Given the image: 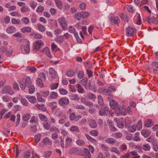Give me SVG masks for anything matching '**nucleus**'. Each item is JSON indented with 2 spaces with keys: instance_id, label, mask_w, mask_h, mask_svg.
<instances>
[{
  "instance_id": "nucleus-16",
  "label": "nucleus",
  "mask_w": 158,
  "mask_h": 158,
  "mask_svg": "<svg viewBox=\"0 0 158 158\" xmlns=\"http://www.w3.org/2000/svg\"><path fill=\"white\" fill-rule=\"evenodd\" d=\"M50 75L51 77V79L53 80L56 77V74L55 71L52 68L49 69Z\"/></svg>"
},
{
  "instance_id": "nucleus-42",
  "label": "nucleus",
  "mask_w": 158,
  "mask_h": 158,
  "mask_svg": "<svg viewBox=\"0 0 158 158\" xmlns=\"http://www.w3.org/2000/svg\"><path fill=\"white\" fill-rule=\"evenodd\" d=\"M77 87L78 92L80 93H83L84 92V89L82 88L81 85L78 84L77 85Z\"/></svg>"
},
{
  "instance_id": "nucleus-61",
  "label": "nucleus",
  "mask_w": 158,
  "mask_h": 158,
  "mask_svg": "<svg viewBox=\"0 0 158 158\" xmlns=\"http://www.w3.org/2000/svg\"><path fill=\"white\" fill-rule=\"evenodd\" d=\"M27 69L31 73H35L36 71V69L35 67H29L27 68Z\"/></svg>"
},
{
  "instance_id": "nucleus-47",
  "label": "nucleus",
  "mask_w": 158,
  "mask_h": 158,
  "mask_svg": "<svg viewBox=\"0 0 158 158\" xmlns=\"http://www.w3.org/2000/svg\"><path fill=\"white\" fill-rule=\"evenodd\" d=\"M59 83H52L50 85V87L51 90L56 89L58 87Z\"/></svg>"
},
{
  "instance_id": "nucleus-54",
  "label": "nucleus",
  "mask_w": 158,
  "mask_h": 158,
  "mask_svg": "<svg viewBox=\"0 0 158 158\" xmlns=\"http://www.w3.org/2000/svg\"><path fill=\"white\" fill-rule=\"evenodd\" d=\"M136 127L135 125H133L128 127V129L130 131L132 132H134L136 130Z\"/></svg>"
},
{
  "instance_id": "nucleus-11",
  "label": "nucleus",
  "mask_w": 158,
  "mask_h": 158,
  "mask_svg": "<svg viewBox=\"0 0 158 158\" xmlns=\"http://www.w3.org/2000/svg\"><path fill=\"white\" fill-rule=\"evenodd\" d=\"M42 142L45 145H49L50 146H52V143L51 140L48 137H45L43 139Z\"/></svg>"
},
{
  "instance_id": "nucleus-2",
  "label": "nucleus",
  "mask_w": 158,
  "mask_h": 158,
  "mask_svg": "<svg viewBox=\"0 0 158 158\" xmlns=\"http://www.w3.org/2000/svg\"><path fill=\"white\" fill-rule=\"evenodd\" d=\"M2 92L3 94H8L10 95H12L14 94L11 87L8 85L4 87L2 89Z\"/></svg>"
},
{
  "instance_id": "nucleus-20",
  "label": "nucleus",
  "mask_w": 158,
  "mask_h": 158,
  "mask_svg": "<svg viewBox=\"0 0 158 158\" xmlns=\"http://www.w3.org/2000/svg\"><path fill=\"white\" fill-rule=\"evenodd\" d=\"M106 142L111 144H114L116 142V140L112 138H109L107 139L106 140Z\"/></svg>"
},
{
  "instance_id": "nucleus-29",
  "label": "nucleus",
  "mask_w": 158,
  "mask_h": 158,
  "mask_svg": "<svg viewBox=\"0 0 158 158\" xmlns=\"http://www.w3.org/2000/svg\"><path fill=\"white\" fill-rule=\"evenodd\" d=\"M39 116L41 120L43 122H44L45 121L48 120V118L44 114H39Z\"/></svg>"
},
{
  "instance_id": "nucleus-63",
  "label": "nucleus",
  "mask_w": 158,
  "mask_h": 158,
  "mask_svg": "<svg viewBox=\"0 0 158 158\" xmlns=\"http://www.w3.org/2000/svg\"><path fill=\"white\" fill-rule=\"evenodd\" d=\"M44 7L42 6H39L37 7L36 11L38 13H41L44 10Z\"/></svg>"
},
{
  "instance_id": "nucleus-27",
  "label": "nucleus",
  "mask_w": 158,
  "mask_h": 158,
  "mask_svg": "<svg viewBox=\"0 0 158 158\" xmlns=\"http://www.w3.org/2000/svg\"><path fill=\"white\" fill-rule=\"evenodd\" d=\"M70 130L72 132H78L80 131V130L78 127L74 125L71 126L70 129Z\"/></svg>"
},
{
  "instance_id": "nucleus-17",
  "label": "nucleus",
  "mask_w": 158,
  "mask_h": 158,
  "mask_svg": "<svg viewBox=\"0 0 158 158\" xmlns=\"http://www.w3.org/2000/svg\"><path fill=\"white\" fill-rule=\"evenodd\" d=\"M152 65L155 68L153 69V72L155 73H158V62H153L152 63Z\"/></svg>"
},
{
  "instance_id": "nucleus-36",
  "label": "nucleus",
  "mask_w": 158,
  "mask_h": 158,
  "mask_svg": "<svg viewBox=\"0 0 158 158\" xmlns=\"http://www.w3.org/2000/svg\"><path fill=\"white\" fill-rule=\"evenodd\" d=\"M142 148L145 151H150L151 149L150 146L148 143H146L143 145Z\"/></svg>"
},
{
  "instance_id": "nucleus-7",
  "label": "nucleus",
  "mask_w": 158,
  "mask_h": 158,
  "mask_svg": "<svg viewBox=\"0 0 158 158\" xmlns=\"http://www.w3.org/2000/svg\"><path fill=\"white\" fill-rule=\"evenodd\" d=\"M44 45V43L41 40H38L33 44V49L36 51L39 50Z\"/></svg>"
},
{
  "instance_id": "nucleus-49",
  "label": "nucleus",
  "mask_w": 158,
  "mask_h": 158,
  "mask_svg": "<svg viewBox=\"0 0 158 158\" xmlns=\"http://www.w3.org/2000/svg\"><path fill=\"white\" fill-rule=\"evenodd\" d=\"M21 20L23 23L26 24H28L30 22L29 19L27 17L23 18Z\"/></svg>"
},
{
  "instance_id": "nucleus-19",
  "label": "nucleus",
  "mask_w": 158,
  "mask_h": 158,
  "mask_svg": "<svg viewBox=\"0 0 158 158\" xmlns=\"http://www.w3.org/2000/svg\"><path fill=\"white\" fill-rule=\"evenodd\" d=\"M43 125L44 128L46 130H49L51 127V123L48 120L44 122H43Z\"/></svg>"
},
{
  "instance_id": "nucleus-37",
  "label": "nucleus",
  "mask_w": 158,
  "mask_h": 158,
  "mask_svg": "<svg viewBox=\"0 0 158 158\" xmlns=\"http://www.w3.org/2000/svg\"><path fill=\"white\" fill-rule=\"evenodd\" d=\"M129 154L130 156H135L132 157V158H139L140 157L138 155L137 152L135 151L131 152Z\"/></svg>"
},
{
  "instance_id": "nucleus-15",
  "label": "nucleus",
  "mask_w": 158,
  "mask_h": 158,
  "mask_svg": "<svg viewBox=\"0 0 158 158\" xmlns=\"http://www.w3.org/2000/svg\"><path fill=\"white\" fill-rule=\"evenodd\" d=\"M110 107L113 109L116 110L118 109V103L115 101L111 100L110 102Z\"/></svg>"
},
{
  "instance_id": "nucleus-1",
  "label": "nucleus",
  "mask_w": 158,
  "mask_h": 158,
  "mask_svg": "<svg viewBox=\"0 0 158 158\" xmlns=\"http://www.w3.org/2000/svg\"><path fill=\"white\" fill-rule=\"evenodd\" d=\"M32 85V82L31 81V78L29 77H27L24 81V84L20 83V88L22 90L25 89L26 87H29Z\"/></svg>"
},
{
  "instance_id": "nucleus-59",
  "label": "nucleus",
  "mask_w": 158,
  "mask_h": 158,
  "mask_svg": "<svg viewBox=\"0 0 158 158\" xmlns=\"http://www.w3.org/2000/svg\"><path fill=\"white\" fill-rule=\"evenodd\" d=\"M84 72L83 71H79L78 72L77 77L78 78L81 79L84 76Z\"/></svg>"
},
{
  "instance_id": "nucleus-55",
  "label": "nucleus",
  "mask_w": 158,
  "mask_h": 158,
  "mask_svg": "<svg viewBox=\"0 0 158 158\" xmlns=\"http://www.w3.org/2000/svg\"><path fill=\"white\" fill-rule=\"evenodd\" d=\"M40 94L41 95L44 97H46L49 95V91H40Z\"/></svg>"
},
{
  "instance_id": "nucleus-3",
  "label": "nucleus",
  "mask_w": 158,
  "mask_h": 158,
  "mask_svg": "<svg viewBox=\"0 0 158 158\" xmlns=\"http://www.w3.org/2000/svg\"><path fill=\"white\" fill-rule=\"evenodd\" d=\"M115 114L117 116L119 115H125L126 114V111L125 107L123 106L121 107H118V109L115 110Z\"/></svg>"
},
{
  "instance_id": "nucleus-46",
  "label": "nucleus",
  "mask_w": 158,
  "mask_h": 158,
  "mask_svg": "<svg viewBox=\"0 0 158 158\" xmlns=\"http://www.w3.org/2000/svg\"><path fill=\"white\" fill-rule=\"evenodd\" d=\"M82 17L83 18H85L89 17L90 15L89 13L87 11H83L81 12Z\"/></svg>"
},
{
  "instance_id": "nucleus-9",
  "label": "nucleus",
  "mask_w": 158,
  "mask_h": 158,
  "mask_svg": "<svg viewBox=\"0 0 158 158\" xmlns=\"http://www.w3.org/2000/svg\"><path fill=\"white\" fill-rule=\"evenodd\" d=\"M81 103L86 106H89L90 107H92L93 106V104L91 102L87 101L85 98L81 97L80 99Z\"/></svg>"
},
{
  "instance_id": "nucleus-41",
  "label": "nucleus",
  "mask_w": 158,
  "mask_h": 158,
  "mask_svg": "<svg viewBox=\"0 0 158 158\" xmlns=\"http://www.w3.org/2000/svg\"><path fill=\"white\" fill-rule=\"evenodd\" d=\"M11 23L14 24H20L21 22L19 20H17L16 19L12 18L11 19Z\"/></svg>"
},
{
  "instance_id": "nucleus-6",
  "label": "nucleus",
  "mask_w": 158,
  "mask_h": 158,
  "mask_svg": "<svg viewBox=\"0 0 158 158\" xmlns=\"http://www.w3.org/2000/svg\"><path fill=\"white\" fill-rule=\"evenodd\" d=\"M58 103L60 106H64L67 105L69 103V100L67 98L63 97L59 100Z\"/></svg>"
},
{
  "instance_id": "nucleus-22",
  "label": "nucleus",
  "mask_w": 158,
  "mask_h": 158,
  "mask_svg": "<svg viewBox=\"0 0 158 158\" xmlns=\"http://www.w3.org/2000/svg\"><path fill=\"white\" fill-rule=\"evenodd\" d=\"M32 28L30 27H23L21 29V31L23 33L30 32H31Z\"/></svg>"
},
{
  "instance_id": "nucleus-30",
  "label": "nucleus",
  "mask_w": 158,
  "mask_h": 158,
  "mask_svg": "<svg viewBox=\"0 0 158 158\" xmlns=\"http://www.w3.org/2000/svg\"><path fill=\"white\" fill-rule=\"evenodd\" d=\"M55 2L57 7L61 9L63 7L62 2L60 0H55Z\"/></svg>"
},
{
  "instance_id": "nucleus-13",
  "label": "nucleus",
  "mask_w": 158,
  "mask_h": 158,
  "mask_svg": "<svg viewBox=\"0 0 158 158\" xmlns=\"http://www.w3.org/2000/svg\"><path fill=\"white\" fill-rule=\"evenodd\" d=\"M81 115L76 116L74 113H71L69 116V118L71 121H73L74 120L77 121L79 120V118H81Z\"/></svg>"
},
{
  "instance_id": "nucleus-40",
  "label": "nucleus",
  "mask_w": 158,
  "mask_h": 158,
  "mask_svg": "<svg viewBox=\"0 0 158 158\" xmlns=\"http://www.w3.org/2000/svg\"><path fill=\"white\" fill-rule=\"evenodd\" d=\"M110 151L115 152L119 155H120V152L118 150L116 147H113L110 149Z\"/></svg>"
},
{
  "instance_id": "nucleus-50",
  "label": "nucleus",
  "mask_w": 158,
  "mask_h": 158,
  "mask_svg": "<svg viewBox=\"0 0 158 158\" xmlns=\"http://www.w3.org/2000/svg\"><path fill=\"white\" fill-rule=\"evenodd\" d=\"M3 101L5 102H8L10 99V97L7 95H5L2 97Z\"/></svg>"
},
{
  "instance_id": "nucleus-5",
  "label": "nucleus",
  "mask_w": 158,
  "mask_h": 158,
  "mask_svg": "<svg viewBox=\"0 0 158 158\" xmlns=\"http://www.w3.org/2000/svg\"><path fill=\"white\" fill-rule=\"evenodd\" d=\"M82 150L81 149H78L77 148H73L71 149L69 152V154L72 155H82Z\"/></svg>"
},
{
  "instance_id": "nucleus-56",
  "label": "nucleus",
  "mask_w": 158,
  "mask_h": 158,
  "mask_svg": "<svg viewBox=\"0 0 158 158\" xmlns=\"http://www.w3.org/2000/svg\"><path fill=\"white\" fill-rule=\"evenodd\" d=\"M98 102L100 105L102 106L104 104L103 98L100 95H99L98 96Z\"/></svg>"
},
{
  "instance_id": "nucleus-10",
  "label": "nucleus",
  "mask_w": 158,
  "mask_h": 158,
  "mask_svg": "<svg viewBox=\"0 0 158 158\" xmlns=\"http://www.w3.org/2000/svg\"><path fill=\"white\" fill-rule=\"evenodd\" d=\"M82 155H80L84 156V158H91V154L89 150L86 148H85L83 151L82 150Z\"/></svg>"
},
{
  "instance_id": "nucleus-21",
  "label": "nucleus",
  "mask_w": 158,
  "mask_h": 158,
  "mask_svg": "<svg viewBox=\"0 0 158 158\" xmlns=\"http://www.w3.org/2000/svg\"><path fill=\"white\" fill-rule=\"evenodd\" d=\"M16 28L14 26H9L6 29V32L9 34H11L15 31Z\"/></svg>"
},
{
  "instance_id": "nucleus-35",
  "label": "nucleus",
  "mask_w": 158,
  "mask_h": 158,
  "mask_svg": "<svg viewBox=\"0 0 158 158\" xmlns=\"http://www.w3.org/2000/svg\"><path fill=\"white\" fill-rule=\"evenodd\" d=\"M71 100L78 101L80 99V98L77 94H73L70 96Z\"/></svg>"
},
{
  "instance_id": "nucleus-28",
  "label": "nucleus",
  "mask_w": 158,
  "mask_h": 158,
  "mask_svg": "<svg viewBox=\"0 0 158 158\" xmlns=\"http://www.w3.org/2000/svg\"><path fill=\"white\" fill-rule=\"evenodd\" d=\"M37 27L38 29L40 32H44L46 30L45 27L44 26L40 24H38Z\"/></svg>"
},
{
  "instance_id": "nucleus-53",
  "label": "nucleus",
  "mask_w": 158,
  "mask_h": 158,
  "mask_svg": "<svg viewBox=\"0 0 158 158\" xmlns=\"http://www.w3.org/2000/svg\"><path fill=\"white\" fill-rule=\"evenodd\" d=\"M21 11L22 12H29L30 10L27 6H24L21 9Z\"/></svg>"
},
{
  "instance_id": "nucleus-60",
  "label": "nucleus",
  "mask_w": 158,
  "mask_h": 158,
  "mask_svg": "<svg viewBox=\"0 0 158 158\" xmlns=\"http://www.w3.org/2000/svg\"><path fill=\"white\" fill-rule=\"evenodd\" d=\"M22 104L24 106H27L28 105V103L27 100L24 98H22L21 100Z\"/></svg>"
},
{
  "instance_id": "nucleus-44",
  "label": "nucleus",
  "mask_w": 158,
  "mask_h": 158,
  "mask_svg": "<svg viewBox=\"0 0 158 158\" xmlns=\"http://www.w3.org/2000/svg\"><path fill=\"white\" fill-rule=\"evenodd\" d=\"M36 107H37L39 110L44 111L45 110V111L46 110V108L44 107V105L43 104H37L36 105Z\"/></svg>"
},
{
  "instance_id": "nucleus-32",
  "label": "nucleus",
  "mask_w": 158,
  "mask_h": 158,
  "mask_svg": "<svg viewBox=\"0 0 158 158\" xmlns=\"http://www.w3.org/2000/svg\"><path fill=\"white\" fill-rule=\"evenodd\" d=\"M26 98L28 99L29 101L31 103H34L36 101L35 97L33 96H26Z\"/></svg>"
},
{
  "instance_id": "nucleus-57",
  "label": "nucleus",
  "mask_w": 158,
  "mask_h": 158,
  "mask_svg": "<svg viewBox=\"0 0 158 158\" xmlns=\"http://www.w3.org/2000/svg\"><path fill=\"white\" fill-rule=\"evenodd\" d=\"M10 15L13 16H16L18 17H20L21 15L17 11H13L10 13Z\"/></svg>"
},
{
  "instance_id": "nucleus-8",
  "label": "nucleus",
  "mask_w": 158,
  "mask_h": 158,
  "mask_svg": "<svg viewBox=\"0 0 158 158\" xmlns=\"http://www.w3.org/2000/svg\"><path fill=\"white\" fill-rule=\"evenodd\" d=\"M127 34L129 36H131L134 35L136 31L135 28L129 27L126 30Z\"/></svg>"
},
{
  "instance_id": "nucleus-25",
  "label": "nucleus",
  "mask_w": 158,
  "mask_h": 158,
  "mask_svg": "<svg viewBox=\"0 0 158 158\" xmlns=\"http://www.w3.org/2000/svg\"><path fill=\"white\" fill-rule=\"evenodd\" d=\"M43 52L49 58H52V56L50 54L49 49L48 47H45L43 50Z\"/></svg>"
},
{
  "instance_id": "nucleus-4",
  "label": "nucleus",
  "mask_w": 158,
  "mask_h": 158,
  "mask_svg": "<svg viewBox=\"0 0 158 158\" xmlns=\"http://www.w3.org/2000/svg\"><path fill=\"white\" fill-rule=\"evenodd\" d=\"M58 22L64 30H65L67 29V22L64 17H61L58 19Z\"/></svg>"
},
{
  "instance_id": "nucleus-48",
  "label": "nucleus",
  "mask_w": 158,
  "mask_h": 158,
  "mask_svg": "<svg viewBox=\"0 0 158 158\" xmlns=\"http://www.w3.org/2000/svg\"><path fill=\"white\" fill-rule=\"evenodd\" d=\"M36 95L37 100L39 102H44V100L43 99L41 96V95L40 94V93H37Z\"/></svg>"
},
{
  "instance_id": "nucleus-64",
  "label": "nucleus",
  "mask_w": 158,
  "mask_h": 158,
  "mask_svg": "<svg viewBox=\"0 0 158 158\" xmlns=\"http://www.w3.org/2000/svg\"><path fill=\"white\" fill-rule=\"evenodd\" d=\"M59 90L60 93L61 94L66 95L68 93L67 91L63 88L60 89Z\"/></svg>"
},
{
  "instance_id": "nucleus-31",
  "label": "nucleus",
  "mask_w": 158,
  "mask_h": 158,
  "mask_svg": "<svg viewBox=\"0 0 158 158\" xmlns=\"http://www.w3.org/2000/svg\"><path fill=\"white\" fill-rule=\"evenodd\" d=\"M31 117L30 113H27L25 114L23 117V120L25 121H27L29 120Z\"/></svg>"
},
{
  "instance_id": "nucleus-45",
  "label": "nucleus",
  "mask_w": 158,
  "mask_h": 158,
  "mask_svg": "<svg viewBox=\"0 0 158 158\" xmlns=\"http://www.w3.org/2000/svg\"><path fill=\"white\" fill-rule=\"evenodd\" d=\"M113 136L116 138H121L123 135V134L120 132H116L114 133L113 134Z\"/></svg>"
},
{
  "instance_id": "nucleus-24",
  "label": "nucleus",
  "mask_w": 158,
  "mask_h": 158,
  "mask_svg": "<svg viewBox=\"0 0 158 158\" xmlns=\"http://www.w3.org/2000/svg\"><path fill=\"white\" fill-rule=\"evenodd\" d=\"M141 134L142 135L147 137L150 135V132L148 130L143 129L141 131Z\"/></svg>"
},
{
  "instance_id": "nucleus-39",
  "label": "nucleus",
  "mask_w": 158,
  "mask_h": 158,
  "mask_svg": "<svg viewBox=\"0 0 158 158\" xmlns=\"http://www.w3.org/2000/svg\"><path fill=\"white\" fill-rule=\"evenodd\" d=\"M55 40L57 43H61L63 40V38L62 36H58L56 37Z\"/></svg>"
},
{
  "instance_id": "nucleus-18",
  "label": "nucleus",
  "mask_w": 158,
  "mask_h": 158,
  "mask_svg": "<svg viewBox=\"0 0 158 158\" xmlns=\"http://www.w3.org/2000/svg\"><path fill=\"white\" fill-rule=\"evenodd\" d=\"M89 125L92 128H94L97 127V124L96 121L93 119L89 121Z\"/></svg>"
},
{
  "instance_id": "nucleus-26",
  "label": "nucleus",
  "mask_w": 158,
  "mask_h": 158,
  "mask_svg": "<svg viewBox=\"0 0 158 158\" xmlns=\"http://www.w3.org/2000/svg\"><path fill=\"white\" fill-rule=\"evenodd\" d=\"M57 93L55 92L52 91L49 94V97L52 99H56L58 97Z\"/></svg>"
},
{
  "instance_id": "nucleus-34",
  "label": "nucleus",
  "mask_w": 158,
  "mask_h": 158,
  "mask_svg": "<svg viewBox=\"0 0 158 158\" xmlns=\"http://www.w3.org/2000/svg\"><path fill=\"white\" fill-rule=\"evenodd\" d=\"M87 97L90 100H93L96 98V96L93 94L89 93L87 94Z\"/></svg>"
},
{
  "instance_id": "nucleus-23",
  "label": "nucleus",
  "mask_w": 158,
  "mask_h": 158,
  "mask_svg": "<svg viewBox=\"0 0 158 158\" xmlns=\"http://www.w3.org/2000/svg\"><path fill=\"white\" fill-rule=\"evenodd\" d=\"M148 22L150 23L157 24V19L154 16H152L148 19Z\"/></svg>"
},
{
  "instance_id": "nucleus-33",
  "label": "nucleus",
  "mask_w": 158,
  "mask_h": 158,
  "mask_svg": "<svg viewBox=\"0 0 158 158\" xmlns=\"http://www.w3.org/2000/svg\"><path fill=\"white\" fill-rule=\"evenodd\" d=\"M37 84L40 87H42L44 86V84L41 78H38L36 80Z\"/></svg>"
},
{
  "instance_id": "nucleus-51",
  "label": "nucleus",
  "mask_w": 158,
  "mask_h": 158,
  "mask_svg": "<svg viewBox=\"0 0 158 158\" xmlns=\"http://www.w3.org/2000/svg\"><path fill=\"white\" fill-rule=\"evenodd\" d=\"M76 143L79 146H83L85 144V142L82 139H79L77 141Z\"/></svg>"
},
{
  "instance_id": "nucleus-12",
  "label": "nucleus",
  "mask_w": 158,
  "mask_h": 158,
  "mask_svg": "<svg viewBox=\"0 0 158 158\" xmlns=\"http://www.w3.org/2000/svg\"><path fill=\"white\" fill-rule=\"evenodd\" d=\"M109 112V108L107 106H105L102 108L99 111V114L101 116L105 115Z\"/></svg>"
},
{
  "instance_id": "nucleus-52",
  "label": "nucleus",
  "mask_w": 158,
  "mask_h": 158,
  "mask_svg": "<svg viewBox=\"0 0 158 158\" xmlns=\"http://www.w3.org/2000/svg\"><path fill=\"white\" fill-rule=\"evenodd\" d=\"M81 17L82 16L81 15V13H76L74 15V17L76 19L78 20H80L81 19Z\"/></svg>"
},
{
  "instance_id": "nucleus-38",
  "label": "nucleus",
  "mask_w": 158,
  "mask_h": 158,
  "mask_svg": "<svg viewBox=\"0 0 158 158\" xmlns=\"http://www.w3.org/2000/svg\"><path fill=\"white\" fill-rule=\"evenodd\" d=\"M152 121L151 119H148L146 120L145 122V124L146 127H149L152 125Z\"/></svg>"
},
{
  "instance_id": "nucleus-58",
  "label": "nucleus",
  "mask_w": 158,
  "mask_h": 158,
  "mask_svg": "<svg viewBox=\"0 0 158 158\" xmlns=\"http://www.w3.org/2000/svg\"><path fill=\"white\" fill-rule=\"evenodd\" d=\"M27 88H29L28 90L30 94H32L34 92L35 88L34 85H31L30 87Z\"/></svg>"
},
{
  "instance_id": "nucleus-14",
  "label": "nucleus",
  "mask_w": 158,
  "mask_h": 158,
  "mask_svg": "<svg viewBox=\"0 0 158 158\" xmlns=\"http://www.w3.org/2000/svg\"><path fill=\"white\" fill-rule=\"evenodd\" d=\"M30 43H27L24 45H22L21 46V49L23 51L24 50L26 53H28L30 52Z\"/></svg>"
},
{
  "instance_id": "nucleus-43",
  "label": "nucleus",
  "mask_w": 158,
  "mask_h": 158,
  "mask_svg": "<svg viewBox=\"0 0 158 158\" xmlns=\"http://www.w3.org/2000/svg\"><path fill=\"white\" fill-rule=\"evenodd\" d=\"M89 133L90 135L94 136H97L98 134V131L95 130H91L89 132Z\"/></svg>"
},
{
  "instance_id": "nucleus-62",
  "label": "nucleus",
  "mask_w": 158,
  "mask_h": 158,
  "mask_svg": "<svg viewBox=\"0 0 158 158\" xmlns=\"http://www.w3.org/2000/svg\"><path fill=\"white\" fill-rule=\"evenodd\" d=\"M41 135L40 134H39L35 135V141L38 143L40 140Z\"/></svg>"
}]
</instances>
